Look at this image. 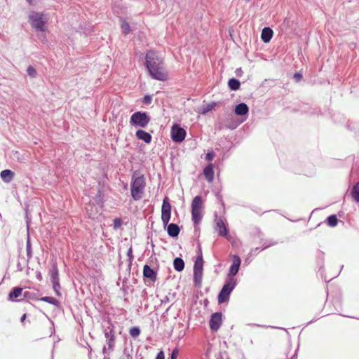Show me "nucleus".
Listing matches in <instances>:
<instances>
[{"label": "nucleus", "mask_w": 359, "mask_h": 359, "mask_svg": "<svg viewBox=\"0 0 359 359\" xmlns=\"http://www.w3.org/2000/svg\"><path fill=\"white\" fill-rule=\"evenodd\" d=\"M236 285L237 280L236 278H226L217 297L219 304H222L229 301L230 294L233 290Z\"/></svg>", "instance_id": "obj_4"}, {"label": "nucleus", "mask_w": 359, "mask_h": 359, "mask_svg": "<svg viewBox=\"0 0 359 359\" xmlns=\"http://www.w3.org/2000/svg\"><path fill=\"white\" fill-rule=\"evenodd\" d=\"M302 74L299 73H295L294 74V78L296 79L297 81H299L302 79Z\"/></svg>", "instance_id": "obj_41"}, {"label": "nucleus", "mask_w": 359, "mask_h": 359, "mask_svg": "<svg viewBox=\"0 0 359 359\" xmlns=\"http://www.w3.org/2000/svg\"><path fill=\"white\" fill-rule=\"evenodd\" d=\"M26 1L29 3V4L34 6V5H36L39 2V0H26Z\"/></svg>", "instance_id": "obj_42"}, {"label": "nucleus", "mask_w": 359, "mask_h": 359, "mask_svg": "<svg viewBox=\"0 0 359 359\" xmlns=\"http://www.w3.org/2000/svg\"><path fill=\"white\" fill-rule=\"evenodd\" d=\"M319 253L320 254V255H321L322 257H323L324 253H323V252H321V251H320V252H319Z\"/></svg>", "instance_id": "obj_50"}, {"label": "nucleus", "mask_w": 359, "mask_h": 359, "mask_svg": "<svg viewBox=\"0 0 359 359\" xmlns=\"http://www.w3.org/2000/svg\"><path fill=\"white\" fill-rule=\"evenodd\" d=\"M215 106V104H208L205 107H203L202 109V114H206L209 111L212 110Z\"/></svg>", "instance_id": "obj_36"}, {"label": "nucleus", "mask_w": 359, "mask_h": 359, "mask_svg": "<svg viewBox=\"0 0 359 359\" xmlns=\"http://www.w3.org/2000/svg\"><path fill=\"white\" fill-rule=\"evenodd\" d=\"M171 216V205L168 198H165L163 201L161 206V219L163 226H167L168 235L172 238L177 237L180 231L178 225L174 223L168 224Z\"/></svg>", "instance_id": "obj_2"}, {"label": "nucleus", "mask_w": 359, "mask_h": 359, "mask_svg": "<svg viewBox=\"0 0 359 359\" xmlns=\"http://www.w3.org/2000/svg\"><path fill=\"white\" fill-rule=\"evenodd\" d=\"M135 135L137 139L143 140L147 144L150 143L152 140L151 135L143 130H137L136 131Z\"/></svg>", "instance_id": "obj_13"}, {"label": "nucleus", "mask_w": 359, "mask_h": 359, "mask_svg": "<svg viewBox=\"0 0 359 359\" xmlns=\"http://www.w3.org/2000/svg\"><path fill=\"white\" fill-rule=\"evenodd\" d=\"M29 292H27V291L23 293V297H24V298H27V297H29Z\"/></svg>", "instance_id": "obj_44"}, {"label": "nucleus", "mask_w": 359, "mask_h": 359, "mask_svg": "<svg viewBox=\"0 0 359 359\" xmlns=\"http://www.w3.org/2000/svg\"><path fill=\"white\" fill-rule=\"evenodd\" d=\"M131 196L135 201H138L142 198V195L146 187L145 177L143 175L132 176L131 181Z\"/></svg>", "instance_id": "obj_3"}, {"label": "nucleus", "mask_w": 359, "mask_h": 359, "mask_svg": "<svg viewBox=\"0 0 359 359\" xmlns=\"http://www.w3.org/2000/svg\"><path fill=\"white\" fill-rule=\"evenodd\" d=\"M102 353L104 354H107V347L105 346L102 348Z\"/></svg>", "instance_id": "obj_46"}, {"label": "nucleus", "mask_w": 359, "mask_h": 359, "mask_svg": "<svg viewBox=\"0 0 359 359\" xmlns=\"http://www.w3.org/2000/svg\"><path fill=\"white\" fill-rule=\"evenodd\" d=\"M203 259L202 252L199 249V255L197 257L194 265V282L196 287H201L203 278Z\"/></svg>", "instance_id": "obj_5"}, {"label": "nucleus", "mask_w": 359, "mask_h": 359, "mask_svg": "<svg viewBox=\"0 0 359 359\" xmlns=\"http://www.w3.org/2000/svg\"><path fill=\"white\" fill-rule=\"evenodd\" d=\"M122 223H123V222H122L121 219H120V218H115L114 219V228L115 229H117L120 228L121 226V225H122Z\"/></svg>", "instance_id": "obj_34"}, {"label": "nucleus", "mask_w": 359, "mask_h": 359, "mask_svg": "<svg viewBox=\"0 0 359 359\" xmlns=\"http://www.w3.org/2000/svg\"><path fill=\"white\" fill-rule=\"evenodd\" d=\"M129 334L132 337H137L140 334V329L138 327H133L129 330Z\"/></svg>", "instance_id": "obj_29"}, {"label": "nucleus", "mask_w": 359, "mask_h": 359, "mask_svg": "<svg viewBox=\"0 0 359 359\" xmlns=\"http://www.w3.org/2000/svg\"><path fill=\"white\" fill-rule=\"evenodd\" d=\"M49 274L50 276V280L52 282L59 281V272L57 265L53 264L51 269L49 271Z\"/></svg>", "instance_id": "obj_20"}, {"label": "nucleus", "mask_w": 359, "mask_h": 359, "mask_svg": "<svg viewBox=\"0 0 359 359\" xmlns=\"http://www.w3.org/2000/svg\"><path fill=\"white\" fill-rule=\"evenodd\" d=\"M145 60L147 68L152 79L161 81L168 79V75L163 66V61L155 51H148Z\"/></svg>", "instance_id": "obj_1"}, {"label": "nucleus", "mask_w": 359, "mask_h": 359, "mask_svg": "<svg viewBox=\"0 0 359 359\" xmlns=\"http://www.w3.org/2000/svg\"><path fill=\"white\" fill-rule=\"evenodd\" d=\"M337 223L338 219L335 215H332L327 218V224L331 227L337 226Z\"/></svg>", "instance_id": "obj_27"}, {"label": "nucleus", "mask_w": 359, "mask_h": 359, "mask_svg": "<svg viewBox=\"0 0 359 359\" xmlns=\"http://www.w3.org/2000/svg\"><path fill=\"white\" fill-rule=\"evenodd\" d=\"M214 157L213 152H208L205 156V159L208 161H212Z\"/></svg>", "instance_id": "obj_38"}, {"label": "nucleus", "mask_w": 359, "mask_h": 359, "mask_svg": "<svg viewBox=\"0 0 359 359\" xmlns=\"http://www.w3.org/2000/svg\"><path fill=\"white\" fill-rule=\"evenodd\" d=\"M186 134V130L179 125L175 124L172 126L171 129V137L174 142H182L185 139Z\"/></svg>", "instance_id": "obj_8"}, {"label": "nucleus", "mask_w": 359, "mask_h": 359, "mask_svg": "<svg viewBox=\"0 0 359 359\" xmlns=\"http://www.w3.org/2000/svg\"><path fill=\"white\" fill-rule=\"evenodd\" d=\"M209 325L212 331H217L222 325V313L218 312L213 313L210 320Z\"/></svg>", "instance_id": "obj_10"}, {"label": "nucleus", "mask_w": 359, "mask_h": 359, "mask_svg": "<svg viewBox=\"0 0 359 359\" xmlns=\"http://www.w3.org/2000/svg\"><path fill=\"white\" fill-rule=\"evenodd\" d=\"M104 337L107 339H111L115 337L114 332V326L109 323V325L107 328H105L104 330Z\"/></svg>", "instance_id": "obj_24"}, {"label": "nucleus", "mask_w": 359, "mask_h": 359, "mask_svg": "<svg viewBox=\"0 0 359 359\" xmlns=\"http://www.w3.org/2000/svg\"><path fill=\"white\" fill-rule=\"evenodd\" d=\"M53 288L57 296H60V285L59 281L52 282Z\"/></svg>", "instance_id": "obj_31"}, {"label": "nucleus", "mask_w": 359, "mask_h": 359, "mask_svg": "<svg viewBox=\"0 0 359 359\" xmlns=\"http://www.w3.org/2000/svg\"><path fill=\"white\" fill-rule=\"evenodd\" d=\"M39 300L55 306H57L58 304V301L52 297H43L40 298Z\"/></svg>", "instance_id": "obj_28"}, {"label": "nucleus", "mask_w": 359, "mask_h": 359, "mask_svg": "<svg viewBox=\"0 0 359 359\" xmlns=\"http://www.w3.org/2000/svg\"><path fill=\"white\" fill-rule=\"evenodd\" d=\"M0 176L4 182L8 183L13 179L14 172L11 170H4L1 172Z\"/></svg>", "instance_id": "obj_17"}, {"label": "nucleus", "mask_w": 359, "mask_h": 359, "mask_svg": "<svg viewBox=\"0 0 359 359\" xmlns=\"http://www.w3.org/2000/svg\"><path fill=\"white\" fill-rule=\"evenodd\" d=\"M276 243H271V244L266 245L264 246V248L262 249H266V248H269L271 245H275Z\"/></svg>", "instance_id": "obj_47"}, {"label": "nucleus", "mask_w": 359, "mask_h": 359, "mask_svg": "<svg viewBox=\"0 0 359 359\" xmlns=\"http://www.w3.org/2000/svg\"><path fill=\"white\" fill-rule=\"evenodd\" d=\"M143 276L144 278L148 279L149 284H154L157 279L156 272L147 264L143 267Z\"/></svg>", "instance_id": "obj_11"}, {"label": "nucleus", "mask_w": 359, "mask_h": 359, "mask_svg": "<svg viewBox=\"0 0 359 359\" xmlns=\"http://www.w3.org/2000/svg\"><path fill=\"white\" fill-rule=\"evenodd\" d=\"M234 111L236 115L244 116L248 113L249 107L245 103L242 102L236 106Z\"/></svg>", "instance_id": "obj_15"}, {"label": "nucleus", "mask_w": 359, "mask_h": 359, "mask_svg": "<svg viewBox=\"0 0 359 359\" xmlns=\"http://www.w3.org/2000/svg\"><path fill=\"white\" fill-rule=\"evenodd\" d=\"M178 355V350L177 348L174 349L171 353L170 359H177Z\"/></svg>", "instance_id": "obj_39"}, {"label": "nucleus", "mask_w": 359, "mask_h": 359, "mask_svg": "<svg viewBox=\"0 0 359 359\" xmlns=\"http://www.w3.org/2000/svg\"><path fill=\"white\" fill-rule=\"evenodd\" d=\"M108 350L113 351L115 346V337L107 339Z\"/></svg>", "instance_id": "obj_32"}, {"label": "nucleus", "mask_w": 359, "mask_h": 359, "mask_svg": "<svg viewBox=\"0 0 359 359\" xmlns=\"http://www.w3.org/2000/svg\"><path fill=\"white\" fill-rule=\"evenodd\" d=\"M22 290V288L20 287H13L8 294V299L13 302L15 300V299L21 297Z\"/></svg>", "instance_id": "obj_18"}, {"label": "nucleus", "mask_w": 359, "mask_h": 359, "mask_svg": "<svg viewBox=\"0 0 359 359\" xmlns=\"http://www.w3.org/2000/svg\"><path fill=\"white\" fill-rule=\"evenodd\" d=\"M173 266L177 271H182L184 269V262L182 258L176 257L173 261Z\"/></svg>", "instance_id": "obj_22"}, {"label": "nucleus", "mask_w": 359, "mask_h": 359, "mask_svg": "<svg viewBox=\"0 0 359 359\" xmlns=\"http://www.w3.org/2000/svg\"><path fill=\"white\" fill-rule=\"evenodd\" d=\"M273 36V31L270 27H264L262 29L261 38L264 43L270 41Z\"/></svg>", "instance_id": "obj_16"}, {"label": "nucleus", "mask_w": 359, "mask_h": 359, "mask_svg": "<svg viewBox=\"0 0 359 359\" xmlns=\"http://www.w3.org/2000/svg\"><path fill=\"white\" fill-rule=\"evenodd\" d=\"M152 101V97L151 95H144L142 100V102L144 104H150Z\"/></svg>", "instance_id": "obj_35"}, {"label": "nucleus", "mask_w": 359, "mask_h": 359, "mask_svg": "<svg viewBox=\"0 0 359 359\" xmlns=\"http://www.w3.org/2000/svg\"><path fill=\"white\" fill-rule=\"evenodd\" d=\"M156 359H165L164 353L161 351L159 353H158Z\"/></svg>", "instance_id": "obj_40"}, {"label": "nucleus", "mask_w": 359, "mask_h": 359, "mask_svg": "<svg viewBox=\"0 0 359 359\" xmlns=\"http://www.w3.org/2000/svg\"><path fill=\"white\" fill-rule=\"evenodd\" d=\"M203 174L209 182H212L214 178V171L212 164L208 165L203 170Z\"/></svg>", "instance_id": "obj_19"}, {"label": "nucleus", "mask_w": 359, "mask_h": 359, "mask_svg": "<svg viewBox=\"0 0 359 359\" xmlns=\"http://www.w3.org/2000/svg\"><path fill=\"white\" fill-rule=\"evenodd\" d=\"M203 208V203L201 196H196L194 198L191 203V210L202 211Z\"/></svg>", "instance_id": "obj_14"}, {"label": "nucleus", "mask_w": 359, "mask_h": 359, "mask_svg": "<svg viewBox=\"0 0 359 359\" xmlns=\"http://www.w3.org/2000/svg\"><path fill=\"white\" fill-rule=\"evenodd\" d=\"M215 230L217 232L220 236H226L228 235V230L226 229L225 224L222 218L216 216L215 219Z\"/></svg>", "instance_id": "obj_12"}, {"label": "nucleus", "mask_w": 359, "mask_h": 359, "mask_svg": "<svg viewBox=\"0 0 359 359\" xmlns=\"http://www.w3.org/2000/svg\"><path fill=\"white\" fill-rule=\"evenodd\" d=\"M122 31L124 34H128L130 31V25L128 22L123 21L121 24Z\"/></svg>", "instance_id": "obj_30"}, {"label": "nucleus", "mask_w": 359, "mask_h": 359, "mask_svg": "<svg viewBox=\"0 0 359 359\" xmlns=\"http://www.w3.org/2000/svg\"><path fill=\"white\" fill-rule=\"evenodd\" d=\"M151 118L147 112L137 111L132 114L130 123L132 126L145 128L150 122Z\"/></svg>", "instance_id": "obj_6"}, {"label": "nucleus", "mask_w": 359, "mask_h": 359, "mask_svg": "<svg viewBox=\"0 0 359 359\" xmlns=\"http://www.w3.org/2000/svg\"><path fill=\"white\" fill-rule=\"evenodd\" d=\"M258 252H259V248H255V249H252V250H251V252H250V253H251V254H252V255H255V254H257V253H258Z\"/></svg>", "instance_id": "obj_43"}, {"label": "nucleus", "mask_w": 359, "mask_h": 359, "mask_svg": "<svg viewBox=\"0 0 359 359\" xmlns=\"http://www.w3.org/2000/svg\"><path fill=\"white\" fill-rule=\"evenodd\" d=\"M168 298L167 297H165L164 300L162 301L163 302H165V301H168Z\"/></svg>", "instance_id": "obj_49"}, {"label": "nucleus", "mask_w": 359, "mask_h": 359, "mask_svg": "<svg viewBox=\"0 0 359 359\" xmlns=\"http://www.w3.org/2000/svg\"><path fill=\"white\" fill-rule=\"evenodd\" d=\"M228 85L231 90H236L239 89L241 83L238 79L232 78L229 80Z\"/></svg>", "instance_id": "obj_23"}, {"label": "nucleus", "mask_w": 359, "mask_h": 359, "mask_svg": "<svg viewBox=\"0 0 359 359\" xmlns=\"http://www.w3.org/2000/svg\"><path fill=\"white\" fill-rule=\"evenodd\" d=\"M233 262L229 268V271L226 278H234V276L238 273L240 266L241 264V259L238 255H233Z\"/></svg>", "instance_id": "obj_9"}, {"label": "nucleus", "mask_w": 359, "mask_h": 359, "mask_svg": "<svg viewBox=\"0 0 359 359\" xmlns=\"http://www.w3.org/2000/svg\"><path fill=\"white\" fill-rule=\"evenodd\" d=\"M26 251H27V256L28 260L30 259L32 257V245L30 241V237L28 235L26 242Z\"/></svg>", "instance_id": "obj_26"}, {"label": "nucleus", "mask_w": 359, "mask_h": 359, "mask_svg": "<svg viewBox=\"0 0 359 359\" xmlns=\"http://www.w3.org/2000/svg\"><path fill=\"white\" fill-rule=\"evenodd\" d=\"M238 72H242L241 68H239V69H236V74H237V76H238Z\"/></svg>", "instance_id": "obj_48"}, {"label": "nucleus", "mask_w": 359, "mask_h": 359, "mask_svg": "<svg viewBox=\"0 0 359 359\" xmlns=\"http://www.w3.org/2000/svg\"><path fill=\"white\" fill-rule=\"evenodd\" d=\"M192 220L196 227L201 222L203 218L202 211L191 210Z\"/></svg>", "instance_id": "obj_21"}, {"label": "nucleus", "mask_w": 359, "mask_h": 359, "mask_svg": "<svg viewBox=\"0 0 359 359\" xmlns=\"http://www.w3.org/2000/svg\"><path fill=\"white\" fill-rule=\"evenodd\" d=\"M26 316H26V314H25H25H23V315L22 316V317H21V318H20V320H21V322H22V323H23V322L25 321V318H26Z\"/></svg>", "instance_id": "obj_45"}, {"label": "nucleus", "mask_w": 359, "mask_h": 359, "mask_svg": "<svg viewBox=\"0 0 359 359\" xmlns=\"http://www.w3.org/2000/svg\"><path fill=\"white\" fill-rule=\"evenodd\" d=\"M27 73L29 76L32 78H34L36 76V71L32 66L28 67L27 69Z\"/></svg>", "instance_id": "obj_33"}, {"label": "nucleus", "mask_w": 359, "mask_h": 359, "mask_svg": "<svg viewBox=\"0 0 359 359\" xmlns=\"http://www.w3.org/2000/svg\"><path fill=\"white\" fill-rule=\"evenodd\" d=\"M29 21L31 26L36 31L43 32L46 29V21L43 19V13L33 12L29 16Z\"/></svg>", "instance_id": "obj_7"}, {"label": "nucleus", "mask_w": 359, "mask_h": 359, "mask_svg": "<svg viewBox=\"0 0 359 359\" xmlns=\"http://www.w3.org/2000/svg\"><path fill=\"white\" fill-rule=\"evenodd\" d=\"M351 195L356 202H359V181L353 187Z\"/></svg>", "instance_id": "obj_25"}, {"label": "nucleus", "mask_w": 359, "mask_h": 359, "mask_svg": "<svg viewBox=\"0 0 359 359\" xmlns=\"http://www.w3.org/2000/svg\"><path fill=\"white\" fill-rule=\"evenodd\" d=\"M127 256L128 257V261L131 263L132 261L133 260L132 246H130V248L128 249Z\"/></svg>", "instance_id": "obj_37"}, {"label": "nucleus", "mask_w": 359, "mask_h": 359, "mask_svg": "<svg viewBox=\"0 0 359 359\" xmlns=\"http://www.w3.org/2000/svg\"><path fill=\"white\" fill-rule=\"evenodd\" d=\"M130 355H128V359H129Z\"/></svg>", "instance_id": "obj_51"}]
</instances>
